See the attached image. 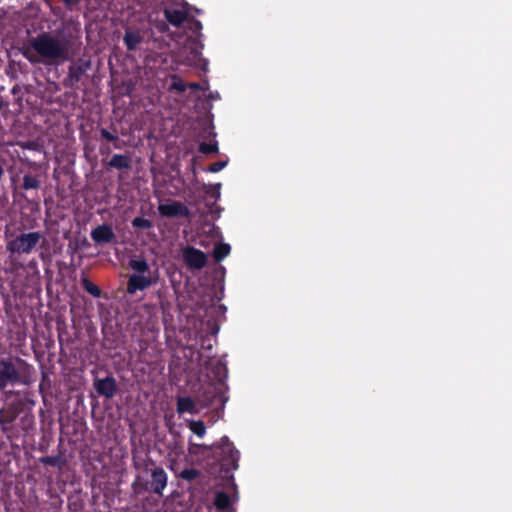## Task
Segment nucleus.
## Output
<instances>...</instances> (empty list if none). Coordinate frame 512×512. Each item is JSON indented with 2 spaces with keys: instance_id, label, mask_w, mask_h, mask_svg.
<instances>
[{
  "instance_id": "f257e3e1",
  "label": "nucleus",
  "mask_w": 512,
  "mask_h": 512,
  "mask_svg": "<svg viewBox=\"0 0 512 512\" xmlns=\"http://www.w3.org/2000/svg\"><path fill=\"white\" fill-rule=\"evenodd\" d=\"M136 468L142 469V472L136 475L131 484L133 492L137 495L149 492L162 497L168 482L164 468L157 466L152 459L145 460L142 465H136Z\"/></svg>"
},
{
  "instance_id": "f03ea898",
  "label": "nucleus",
  "mask_w": 512,
  "mask_h": 512,
  "mask_svg": "<svg viewBox=\"0 0 512 512\" xmlns=\"http://www.w3.org/2000/svg\"><path fill=\"white\" fill-rule=\"evenodd\" d=\"M193 445L196 446V444ZM197 447L206 451L208 454H212L218 462L220 472H224L225 477L238 469L240 453L227 436H223L218 443L213 445L200 444L197 445Z\"/></svg>"
},
{
  "instance_id": "7ed1b4c3",
  "label": "nucleus",
  "mask_w": 512,
  "mask_h": 512,
  "mask_svg": "<svg viewBox=\"0 0 512 512\" xmlns=\"http://www.w3.org/2000/svg\"><path fill=\"white\" fill-rule=\"evenodd\" d=\"M70 42L44 32L34 38V52L51 62H65L70 59Z\"/></svg>"
},
{
  "instance_id": "20e7f679",
  "label": "nucleus",
  "mask_w": 512,
  "mask_h": 512,
  "mask_svg": "<svg viewBox=\"0 0 512 512\" xmlns=\"http://www.w3.org/2000/svg\"><path fill=\"white\" fill-rule=\"evenodd\" d=\"M30 377V366L24 360L7 358L0 360V391L9 385L27 384Z\"/></svg>"
},
{
  "instance_id": "39448f33",
  "label": "nucleus",
  "mask_w": 512,
  "mask_h": 512,
  "mask_svg": "<svg viewBox=\"0 0 512 512\" xmlns=\"http://www.w3.org/2000/svg\"><path fill=\"white\" fill-rule=\"evenodd\" d=\"M228 387L226 385H211L204 390L201 395V400L204 406H211L216 403H219V407L221 411L224 410L225 404L228 401V396L226 395Z\"/></svg>"
},
{
  "instance_id": "423d86ee",
  "label": "nucleus",
  "mask_w": 512,
  "mask_h": 512,
  "mask_svg": "<svg viewBox=\"0 0 512 512\" xmlns=\"http://www.w3.org/2000/svg\"><path fill=\"white\" fill-rule=\"evenodd\" d=\"M182 260L189 269L200 270L207 264L206 254L193 246L187 245L182 248Z\"/></svg>"
},
{
  "instance_id": "0eeeda50",
  "label": "nucleus",
  "mask_w": 512,
  "mask_h": 512,
  "mask_svg": "<svg viewBox=\"0 0 512 512\" xmlns=\"http://www.w3.org/2000/svg\"><path fill=\"white\" fill-rule=\"evenodd\" d=\"M166 21L174 27H180L189 20V4L182 3L179 7H166L163 10Z\"/></svg>"
},
{
  "instance_id": "6e6552de",
  "label": "nucleus",
  "mask_w": 512,
  "mask_h": 512,
  "mask_svg": "<svg viewBox=\"0 0 512 512\" xmlns=\"http://www.w3.org/2000/svg\"><path fill=\"white\" fill-rule=\"evenodd\" d=\"M93 387L100 396L111 399L117 392V383L113 376H106L105 378H97L93 382Z\"/></svg>"
},
{
  "instance_id": "1a4fd4ad",
  "label": "nucleus",
  "mask_w": 512,
  "mask_h": 512,
  "mask_svg": "<svg viewBox=\"0 0 512 512\" xmlns=\"http://www.w3.org/2000/svg\"><path fill=\"white\" fill-rule=\"evenodd\" d=\"M159 213L165 217H190V210L186 205L179 201H173L171 203L160 204L158 206Z\"/></svg>"
},
{
  "instance_id": "9d476101",
  "label": "nucleus",
  "mask_w": 512,
  "mask_h": 512,
  "mask_svg": "<svg viewBox=\"0 0 512 512\" xmlns=\"http://www.w3.org/2000/svg\"><path fill=\"white\" fill-rule=\"evenodd\" d=\"M90 235L95 244L99 245L111 243L116 238L113 228L105 223L95 227Z\"/></svg>"
},
{
  "instance_id": "9b49d317",
  "label": "nucleus",
  "mask_w": 512,
  "mask_h": 512,
  "mask_svg": "<svg viewBox=\"0 0 512 512\" xmlns=\"http://www.w3.org/2000/svg\"><path fill=\"white\" fill-rule=\"evenodd\" d=\"M12 94L14 96V103L17 108L15 111L18 113H22L25 110H29L31 108L30 103V93L27 88H25V92H22V89L19 85H16L12 88Z\"/></svg>"
},
{
  "instance_id": "f8f14e48",
  "label": "nucleus",
  "mask_w": 512,
  "mask_h": 512,
  "mask_svg": "<svg viewBox=\"0 0 512 512\" xmlns=\"http://www.w3.org/2000/svg\"><path fill=\"white\" fill-rule=\"evenodd\" d=\"M12 253H29L32 250V232L22 234L8 244Z\"/></svg>"
},
{
  "instance_id": "ddd939ff",
  "label": "nucleus",
  "mask_w": 512,
  "mask_h": 512,
  "mask_svg": "<svg viewBox=\"0 0 512 512\" xmlns=\"http://www.w3.org/2000/svg\"><path fill=\"white\" fill-rule=\"evenodd\" d=\"M152 284L150 277L138 274H132L127 282V292L134 294L137 291H142Z\"/></svg>"
},
{
  "instance_id": "4468645a",
  "label": "nucleus",
  "mask_w": 512,
  "mask_h": 512,
  "mask_svg": "<svg viewBox=\"0 0 512 512\" xmlns=\"http://www.w3.org/2000/svg\"><path fill=\"white\" fill-rule=\"evenodd\" d=\"M232 500L230 496L223 492L217 491L214 496L213 504L219 512H235L231 507Z\"/></svg>"
},
{
  "instance_id": "2eb2a0df",
  "label": "nucleus",
  "mask_w": 512,
  "mask_h": 512,
  "mask_svg": "<svg viewBox=\"0 0 512 512\" xmlns=\"http://www.w3.org/2000/svg\"><path fill=\"white\" fill-rule=\"evenodd\" d=\"M38 460L45 466H51L58 471H62L67 465V460L61 453L53 456L40 457Z\"/></svg>"
},
{
  "instance_id": "dca6fc26",
  "label": "nucleus",
  "mask_w": 512,
  "mask_h": 512,
  "mask_svg": "<svg viewBox=\"0 0 512 512\" xmlns=\"http://www.w3.org/2000/svg\"><path fill=\"white\" fill-rule=\"evenodd\" d=\"M124 44L128 51H134L138 45L143 41V36L139 31H132L127 29L123 37Z\"/></svg>"
},
{
  "instance_id": "f3484780",
  "label": "nucleus",
  "mask_w": 512,
  "mask_h": 512,
  "mask_svg": "<svg viewBox=\"0 0 512 512\" xmlns=\"http://www.w3.org/2000/svg\"><path fill=\"white\" fill-rule=\"evenodd\" d=\"M176 410L179 414H183V413L195 414L197 412L196 404L191 397H179L177 399Z\"/></svg>"
},
{
  "instance_id": "a211bd4d",
  "label": "nucleus",
  "mask_w": 512,
  "mask_h": 512,
  "mask_svg": "<svg viewBox=\"0 0 512 512\" xmlns=\"http://www.w3.org/2000/svg\"><path fill=\"white\" fill-rule=\"evenodd\" d=\"M84 73H85V68L82 65H77V64L70 65L69 70H68V76H67V79L65 80V84L68 85L67 84L68 81L70 82V85H74L75 83H78L81 80Z\"/></svg>"
},
{
  "instance_id": "6ab92c4d",
  "label": "nucleus",
  "mask_w": 512,
  "mask_h": 512,
  "mask_svg": "<svg viewBox=\"0 0 512 512\" xmlns=\"http://www.w3.org/2000/svg\"><path fill=\"white\" fill-rule=\"evenodd\" d=\"M108 165L118 170L129 169L131 167V160L126 155L114 154Z\"/></svg>"
},
{
  "instance_id": "aec40b11",
  "label": "nucleus",
  "mask_w": 512,
  "mask_h": 512,
  "mask_svg": "<svg viewBox=\"0 0 512 512\" xmlns=\"http://www.w3.org/2000/svg\"><path fill=\"white\" fill-rule=\"evenodd\" d=\"M212 373L214 374V376L216 378L217 384L226 385L225 379L227 378L228 369H227L226 365L221 360H218L214 364V366L212 368Z\"/></svg>"
},
{
  "instance_id": "412c9836",
  "label": "nucleus",
  "mask_w": 512,
  "mask_h": 512,
  "mask_svg": "<svg viewBox=\"0 0 512 512\" xmlns=\"http://www.w3.org/2000/svg\"><path fill=\"white\" fill-rule=\"evenodd\" d=\"M230 251H231V247L229 244L227 243H219L217 245L214 246V249H213V258L216 262H221L222 260H224L229 254H230Z\"/></svg>"
},
{
  "instance_id": "4be33fe9",
  "label": "nucleus",
  "mask_w": 512,
  "mask_h": 512,
  "mask_svg": "<svg viewBox=\"0 0 512 512\" xmlns=\"http://www.w3.org/2000/svg\"><path fill=\"white\" fill-rule=\"evenodd\" d=\"M82 288L95 298H99L102 294L101 289L90 281L87 277L81 279Z\"/></svg>"
},
{
  "instance_id": "5701e85b",
  "label": "nucleus",
  "mask_w": 512,
  "mask_h": 512,
  "mask_svg": "<svg viewBox=\"0 0 512 512\" xmlns=\"http://www.w3.org/2000/svg\"><path fill=\"white\" fill-rule=\"evenodd\" d=\"M188 426H189V429L198 437H203L206 433V426H205L204 422L201 420H197V421L192 420L189 422Z\"/></svg>"
},
{
  "instance_id": "b1692460",
  "label": "nucleus",
  "mask_w": 512,
  "mask_h": 512,
  "mask_svg": "<svg viewBox=\"0 0 512 512\" xmlns=\"http://www.w3.org/2000/svg\"><path fill=\"white\" fill-rule=\"evenodd\" d=\"M201 472L195 468H186L182 470L179 477L186 481H193L200 476Z\"/></svg>"
},
{
  "instance_id": "393cba45",
  "label": "nucleus",
  "mask_w": 512,
  "mask_h": 512,
  "mask_svg": "<svg viewBox=\"0 0 512 512\" xmlns=\"http://www.w3.org/2000/svg\"><path fill=\"white\" fill-rule=\"evenodd\" d=\"M220 188H221V183H216V184H204L203 186V189L204 191L212 198H214V200H218L219 197H220Z\"/></svg>"
},
{
  "instance_id": "a878e982",
  "label": "nucleus",
  "mask_w": 512,
  "mask_h": 512,
  "mask_svg": "<svg viewBox=\"0 0 512 512\" xmlns=\"http://www.w3.org/2000/svg\"><path fill=\"white\" fill-rule=\"evenodd\" d=\"M130 267L139 273H145L149 271V265L145 259L131 260Z\"/></svg>"
},
{
  "instance_id": "bb28decb",
  "label": "nucleus",
  "mask_w": 512,
  "mask_h": 512,
  "mask_svg": "<svg viewBox=\"0 0 512 512\" xmlns=\"http://www.w3.org/2000/svg\"><path fill=\"white\" fill-rule=\"evenodd\" d=\"M198 150L200 153L208 155V154H215L218 152V144L215 143H206L202 142L198 146Z\"/></svg>"
},
{
  "instance_id": "cd10ccee",
  "label": "nucleus",
  "mask_w": 512,
  "mask_h": 512,
  "mask_svg": "<svg viewBox=\"0 0 512 512\" xmlns=\"http://www.w3.org/2000/svg\"><path fill=\"white\" fill-rule=\"evenodd\" d=\"M132 226L135 228H141V229H150L153 227V223L151 220L144 218V217H135L132 220Z\"/></svg>"
},
{
  "instance_id": "c85d7f7f",
  "label": "nucleus",
  "mask_w": 512,
  "mask_h": 512,
  "mask_svg": "<svg viewBox=\"0 0 512 512\" xmlns=\"http://www.w3.org/2000/svg\"><path fill=\"white\" fill-rule=\"evenodd\" d=\"M227 164H228L227 160L217 161V162L210 164L206 168V171L210 172V173H217V172L221 171L223 168H225L227 166Z\"/></svg>"
},
{
  "instance_id": "c756f323",
  "label": "nucleus",
  "mask_w": 512,
  "mask_h": 512,
  "mask_svg": "<svg viewBox=\"0 0 512 512\" xmlns=\"http://www.w3.org/2000/svg\"><path fill=\"white\" fill-rule=\"evenodd\" d=\"M170 89L183 93L186 91L187 85L180 78L174 77V81L172 82Z\"/></svg>"
},
{
  "instance_id": "7c9ffc66",
  "label": "nucleus",
  "mask_w": 512,
  "mask_h": 512,
  "mask_svg": "<svg viewBox=\"0 0 512 512\" xmlns=\"http://www.w3.org/2000/svg\"><path fill=\"white\" fill-rule=\"evenodd\" d=\"M190 29L195 34H200L202 30V23L200 20L191 18L190 19Z\"/></svg>"
},
{
  "instance_id": "2f4dec72",
  "label": "nucleus",
  "mask_w": 512,
  "mask_h": 512,
  "mask_svg": "<svg viewBox=\"0 0 512 512\" xmlns=\"http://www.w3.org/2000/svg\"><path fill=\"white\" fill-rule=\"evenodd\" d=\"M100 135L102 138L106 139L107 141L116 142L118 141V136L110 133L107 129L102 128L100 130Z\"/></svg>"
},
{
  "instance_id": "473e14b6",
  "label": "nucleus",
  "mask_w": 512,
  "mask_h": 512,
  "mask_svg": "<svg viewBox=\"0 0 512 512\" xmlns=\"http://www.w3.org/2000/svg\"><path fill=\"white\" fill-rule=\"evenodd\" d=\"M30 45H32L31 40H27V47L25 48L23 54L26 57V59L32 63V50L30 49Z\"/></svg>"
},
{
  "instance_id": "72a5a7b5",
  "label": "nucleus",
  "mask_w": 512,
  "mask_h": 512,
  "mask_svg": "<svg viewBox=\"0 0 512 512\" xmlns=\"http://www.w3.org/2000/svg\"><path fill=\"white\" fill-rule=\"evenodd\" d=\"M23 187L24 189H32V175L26 174L23 178Z\"/></svg>"
},
{
  "instance_id": "f704fd0d",
  "label": "nucleus",
  "mask_w": 512,
  "mask_h": 512,
  "mask_svg": "<svg viewBox=\"0 0 512 512\" xmlns=\"http://www.w3.org/2000/svg\"><path fill=\"white\" fill-rule=\"evenodd\" d=\"M79 2H80V0H63L65 7L68 9H72L73 7L78 5Z\"/></svg>"
},
{
  "instance_id": "c9c22d12",
  "label": "nucleus",
  "mask_w": 512,
  "mask_h": 512,
  "mask_svg": "<svg viewBox=\"0 0 512 512\" xmlns=\"http://www.w3.org/2000/svg\"><path fill=\"white\" fill-rule=\"evenodd\" d=\"M188 86L194 91H198L201 89V85L197 82L190 83Z\"/></svg>"
},
{
  "instance_id": "e433bc0d",
  "label": "nucleus",
  "mask_w": 512,
  "mask_h": 512,
  "mask_svg": "<svg viewBox=\"0 0 512 512\" xmlns=\"http://www.w3.org/2000/svg\"><path fill=\"white\" fill-rule=\"evenodd\" d=\"M39 239H40V234L38 232H34V238H33L34 246L38 243Z\"/></svg>"
},
{
  "instance_id": "4c0bfd02",
  "label": "nucleus",
  "mask_w": 512,
  "mask_h": 512,
  "mask_svg": "<svg viewBox=\"0 0 512 512\" xmlns=\"http://www.w3.org/2000/svg\"><path fill=\"white\" fill-rule=\"evenodd\" d=\"M45 385V377L43 376L42 382L39 384V391L43 394Z\"/></svg>"
},
{
  "instance_id": "58836bf2",
  "label": "nucleus",
  "mask_w": 512,
  "mask_h": 512,
  "mask_svg": "<svg viewBox=\"0 0 512 512\" xmlns=\"http://www.w3.org/2000/svg\"><path fill=\"white\" fill-rule=\"evenodd\" d=\"M25 147L28 148V149H32V141L31 140H28L25 144Z\"/></svg>"
},
{
  "instance_id": "ea45409f",
  "label": "nucleus",
  "mask_w": 512,
  "mask_h": 512,
  "mask_svg": "<svg viewBox=\"0 0 512 512\" xmlns=\"http://www.w3.org/2000/svg\"><path fill=\"white\" fill-rule=\"evenodd\" d=\"M33 187H34V189H37V188H38V182H37L35 179H34Z\"/></svg>"
},
{
  "instance_id": "a19ab883",
  "label": "nucleus",
  "mask_w": 512,
  "mask_h": 512,
  "mask_svg": "<svg viewBox=\"0 0 512 512\" xmlns=\"http://www.w3.org/2000/svg\"><path fill=\"white\" fill-rule=\"evenodd\" d=\"M31 477H32V474L31 473H27V476H26L27 481H29Z\"/></svg>"
},
{
  "instance_id": "79ce46f5",
  "label": "nucleus",
  "mask_w": 512,
  "mask_h": 512,
  "mask_svg": "<svg viewBox=\"0 0 512 512\" xmlns=\"http://www.w3.org/2000/svg\"><path fill=\"white\" fill-rule=\"evenodd\" d=\"M33 149H34V151H35V150H37V145H36V143H35V142H34Z\"/></svg>"
},
{
  "instance_id": "37998d69",
  "label": "nucleus",
  "mask_w": 512,
  "mask_h": 512,
  "mask_svg": "<svg viewBox=\"0 0 512 512\" xmlns=\"http://www.w3.org/2000/svg\"><path fill=\"white\" fill-rule=\"evenodd\" d=\"M2 107H3V103H2V101L0 100V110L2 109Z\"/></svg>"
}]
</instances>
